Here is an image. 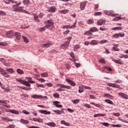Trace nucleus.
I'll return each mask as SVG.
<instances>
[{
  "mask_svg": "<svg viewBox=\"0 0 128 128\" xmlns=\"http://www.w3.org/2000/svg\"><path fill=\"white\" fill-rule=\"evenodd\" d=\"M4 68H2V67H0V72L3 76H4Z\"/></svg>",
  "mask_w": 128,
  "mask_h": 128,
  "instance_id": "47",
  "label": "nucleus"
},
{
  "mask_svg": "<svg viewBox=\"0 0 128 128\" xmlns=\"http://www.w3.org/2000/svg\"><path fill=\"white\" fill-rule=\"evenodd\" d=\"M2 119L6 122H12V121H14L13 119H10V118H4V116L2 117Z\"/></svg>",
  "mask_w": 128,
  "mask_h": 128,
  "instance_id": "21",
  "label": "nucleus"
},
{
  "mask_svg": "<svg viewBox=\"0 0 128 128\" xmlns=\"http://www.w3.org/2000/svg\"><path fill=\"white\" fill-rule=\"evenodd\" d=\"M0 103H2V105L4 106H5L6 107H8V108L10 107V105L8 104V103H10V101H8V100H0Z\"/></svg>",
  "mask_w": 128,
  "mask_h": 128,
  "instance_id": "7",
  "label": "nucleus"
},
{
  "mask_svg": "<svg viewBox=\"0 0 128 128\" xmlns=\"http://www.w3.org/2000/svg\"><path fill=\"white\" fill-rule=\"evenodd\" d=\"M58 86H60V88L57 90L58 92H62V90H62V87L63 88H67L68 90H70L71 86H68V85H64V84H58Z\"/></svg>",
  "mask_w": 128,
  "mask_h": 128,
  "instance_id": "4",
  "label": "nucleus"
},
{
  "mask_svg": "<svg viewBox=\"0 0 128 128\" xmlns=\"http://www.w3.org/2000/svg\"><path fill=\"white\" fill-rule=\"evenodd\" d=\"M16 81L18 82H20L22 84H24V85H26V86H29L30 87V84L28 81H24V80H22V79H16Z\"/></svg>",
  "mask_w": 128,
  "mask_h": 128,
  "instance_id": "6",
  "label": "nucleus"
},
{
  "mask_svg": "<svg viewBox=\"0 0 128 128\" xmlns=\"http://www.w3.org/2000/svg\"><path fill=\"white\" fill-rule=\"evenodd\" d=\"M46 125H48V126H52V128H55L56 126V123L54 122H49L48 123H46Z\"/></svg>",
  "mask_w": 128,
  "mask_h": 128,
  "instance_id": "20",
  "label": "nucleus"
},
{
  "mask_svg": "<svg viewBox=\"0 0 128 128\" xmlns=\"http://www.w3.org/2000/svg\"><path fill=\"white\" fill-rule=\"evenodd\" d=\"M78 92H80V93L83 92H84V88H82V86H80Z\"/></svg>",
  "mask_w": 128,
  "mask_h": 128,
  "instance_id": "46",
  "label": "nucleus"
},
{
  "mask_svg": "<svg viewBox=\"0 0 128 128\" xmlns=\"http://www.w3.org/2000/svg\"><path fill=\"white\" fill-rule=\"evenodd\" d=\"M69 10H59V12H60V14H67Z\"/></svg>",
  "mask_w": 128,
  "mask_h": 128,
  "instance_id": "36",
  "label": "nucleus"
},
{
  "mask_svg": "<svg viewBox=\"0 0 128 128\" xmlns=\"http://www.w3.org/2000/svg\"><path fill=\"white\" fill-rule=\"evenodd\" d=\"M80 102V100L79 99H76V100H74L73 101L74 104H78Z\"/></svg>",
  "mask_w": 128,
  "mask_h": 128,
  "instance_id": "50",
  "label": "nucleus"
},
{
  "mask_svg": "<svg viewBox=\"0 0 128 128\" xmlns=\"http://www.w3.org/2000/svg\"><path fill=\"white\" fill-rule=\"evenodd\" d=\"M88 24H94V21L93 20H88Z\"/></svg>",
  "mask_w": 128,
  "mask_h": 128,
  "instance_id": "56",
  "label": "nucleus"
},
{
  "mask_svg": "<svg viewBox=\"0 0 128 128\" xmlns=\"http://www.w3.org/2000/svg\"><path fill=\"white\" fill-rule=\"evenodd\" d=\"M36 86H38V87H42V88L45 87L44 85L43 84H40L39 83H36Z\"/></svg>",
  "mask_w": 128,
  "mask_h": 128,
  "instance_id": "48",
  "label": "nucleus"
},
{
  "mask_svg": "<svg viewBox=\"0 0 128 128\" xmlns=\"http://www.w3.org/2000/svg\"><path fill=\"white\" fill-rule=\"evenodd\" d=\"M32 98H34V99H40V98H42V96H38V94H34L32 96Z\"/></svg>",
  "mask_w": 128,
  "mask_h": 128,
  "instance_id": "24",
  "label": "nucleus"
},
{
  "mask_svg": "<svg viewBox=\"0 0 128 128\" xmlns=\"http://www.w3.org/2000/svg\"><path fill=\"white\" fill-rule=\"evenodd\" d=\"M91 32H98V30L96 27H91L90 28Z\"/></svg>",
  "mask_w": 128,
  "mask_h": 128,
  "instance_id": "26",
  "label": "nucleus"
},
{
  "mask_svg": "<svg viewBox=\"0 0 128 128\" xmlns=\"http://www.w3.org/2000/svg\"><path fill=\"white\" fill-rule=\"evenodd\" d=\"M34 19L36 22H40L38 16L37 14H34Z\"/></svg>",
  "mask_w": 128,
  "mask_h": 128,
  "instance_id": "37",
  "label": "nucleus"
},
{
  "mask_svg": "<svg viewBox=\"0 0 128 128\" xmlns=\"http://www.w3.org/2000/svg\"><path fill=\"white\" fill-rule=\"evenodd\" d=\"M22 38H23L24 42H26V43L28 42V38H26V36H22Z\"/></svg>",
  "mask_w": 128,
  "mask_h": 128,
  "instance_id": "45",
  "label": "nucleus"
},
{
  "mask_svg": "<svg viewBox=\"0 0 128 128\" xmlns=\"http://www.w3.org/2000/svg\"><path fill=\"white\" fill-rule=\"evenodd\" d=\"M5 128H15L14 125L12 124L11 125H9L7 127H5Z\"/></svg>",
  "mask_w": 128,
  "mask_h": 128,
  "instance_id": "55",
  "label": "nucleus"
},
{
  "mask_svg": "<svg viewBox=\"0 0 128 128\" xmlns=\"http://www.w3.org/2000/svg\"><path fill=\"white\" fill-rule=\"evenodd\" d=\"M42 76H48V72H42L41 74Z\"/></svg>",
  "mask_w": 128,
  "mask_h": 128,
  "instance_id": "53",
  "label": "nucleus"
},
{
  "mask_svg": "<svg viewBox=\"0 0 128 128\" xmlns=\"http://www.w3.org/2000/svg\"><path fill=\"white\" fill-rule=\"evenodd\" d=\"M84 107H87V108H92V106L90 104H84Z\"/></svg>",
  "mask_w": 128,
  "mask_h": 128,
  "instance_id": "49",
  "label": "nucleus"
},
{
  "mask_svg": "<svg viewBox=\"0 0 128 128\" xmlns=\"http://www.w3.org/2000/svg\"><path fill=\"white\" fill-rule=\"evenodd\" d=\"M99 62L100 63H103L104 64H106V61L104 59H100V60H99Z\"/></svg>",
  "mask_w": 128,
  "mask_h": 128,
  "instance_id": "57",
  "label": "nucleus"
},
{
  "mask_svg": "<svg viewBox=\"0 0 128 128\" xmlns=\"http://www.w3.org/2000/svg\"><path fill=\"white\" fill-rule=\"evenodd\" d=\"M10 112H12V114H19V112L16 110H10Z\"/></svg>",
  "mask_w": 128,
  "mask_h": 128,
  "instance_id": "32",
  "label": "nucleus"
},
{
  "mask_svg": "<svg viewBox=\"0 0 128 128\" xmlns=\"http://www.w3.org/2000/svg\"><path fill=\"white\" fill-rule=\"evenodd\" d=\"M96 43L97 42L96 41V40H92L91 41L90 44H91V45H94L95 44H96Z\"/></svg>",
  "mask_w": 128,
  "mask_h": 128,
  "instance_id": "54",
  "label": "nucleus"
},
{
  "mask_svg": "<svg viewBox=\"0 0 128 128\" xmlns=\"http://www.w3.org/2000/svg\"><path fill=\"white\" fill-rule=\"evenodd\" d=\"M28 128H41V127H38V126H30Z\"/></svg>",
  "mask_w": 128,
  "mask_h": 128,
  "instance_id": "64",
  "label": "nucleus"
},
{
  "mask_svg": "<svg viewBox=\"0 0 128 128\" xmlns=\"http://www.w3.org/2000/svg\"><path fill=\"white\" fill-rule=\"evenodd\" d=\"M107 85H108V86H112V87H116V88H122L120 85H118V84H114V83H107Z\"/></svg>",
  "mask_w": 128,
  "mask_h": 128,
  "instance_id": "10",
  "label": "nucleus"
},
{
  "mask_svg": "<svg viewBox=\"0 0 128 128\" xmlns=\"http://www.w3.org/2000/svg\"><path fill=\"white\" fill-rule=\"evenodd\" d=\"M6 14L4 12H3L2 10H0V16H4Z\"/></svg>",
  "mask_w": 128,
  "mask_h": 128,
  "instance_id": "59",
  "label": "nucleus"
},
{
  "mask_svg": "<svg viewBox=\"0 0 128 128\" xmlns=\"http://www.w3.org/2000/svg\"><path fill=\"white\" fill-rule=\"evenodd\" d=\"M66 81L68 82V83H69L70 85L72 86H76V83L75 82H74V81H72V80H70V79H66Z\"/></svg>",
  "mask_w": 128,
  "mask_h": 128,
  "instance_id": "17",
  "label": "nucleus"
},
{
  "mask_svg": "<svg viewBox=\"0 0 128 128\" xmlns=\"http://www.w3.org/2000/svg\"><path fill=\"white\" fill-rule=\"evenodd\" d=\"M17 72H18V74H24V72L20 69L17 70Z\"/></svg>",
  "mask_w": 128,
  "mask_h": 128,
  "instance_id": "44",
  "label": "nucleus"
},
{
  "mask_svg": "<svg viewBox=\"0 0 128 128\" xmlns=\"http://www.w3.org/2000/svg\"><path fill=\"white\" fill-rule=\"evenodd\" d=\"M14 34L17 38V40H20L21 38V34L20 32H14Z\"/></svg>",
  "mask_w": 128,
  "mask_h": 128,
  "instance_id": "23",
  "label": "nucleus"
},
{
  "mask_svg": "<svg viewBox=\"0 0 128 128\" xmlns=\"http://www.w3.org/2000/svg\"><path fill=\"white\" fill-rule=\"evenodd\" d=\"M84 34H86V36L92 35L93 34H92V32H91V28H90L89 30H87L86 32H84Z\"/></svg>",
  "mask_w": 128,
  "mask_h": 128,
  "instance_id": "25",
  "label": "nucleus"
},
{
  "mask_svg": "<svg viewBox=\"0 0 128 128\" xmlns=\"http://www.w3.org/2000/svg\"><path fill=\"white\" fill-rule=\"evenodd\" d=\"M76 23L77 20H76L73 25H64L62 26V28H63V30H64V28H76Z\"/></svg>",
  "mask_w": 128,
  "mask_h": 128,
  "instance_id": "5",
  "label": "nucleus"
},
{
  "mask_svg": "<svg viewBox=\"0 0 128 128\" xmlns=\"http://www.w3.org/2000/svg\"><path fill=\"white\" fill-rule=\"evenodd\" d=\"M106 21L103 20V19H100V20H98L97 22V25H102L104 23H105Z\"/></svg>",
  "mask_w": 128,
  "mask_h": 128,
  "instance_id": "22",
  "label": "nucleus"
},
{
  "mask_svg": "<svg viewBox=\"0 0 128 128\" xmlns=\"http://www.w3.org/2000/svg\"><path fill=\"white\" fill-rule=\"evenodd\" d=\"M6 34L7 36H8V38H14L15 34V33L13 30H10L9 32H7Z\"/></svg>",
  "mask_w": 128,
  "mask_h": 128,
  "instance_id": "9",
  "label": "nucleus"
},
{
  "mask_svg": "<svg viewBox=\"0 0 128 128\" xmlns=\"http://www.w3.org/2000/svg\"><path fill=\"white\" fill-rule=\"evenodd\" d=\"M118 44H115L114 46L112 47V50L114 52H120V48H118Z\"/></svg>",
  "mask_w": 128,
  "mask_h": 128,
  "instance_id": "18",
  "label": "nucleus"
},
{
  "mask_svg": "<svg viewBox=\"0 0 128 128\" xmlns=\"http://www.w3.org/2000/svg\"><path fill=\"white\" fill-rule=\"evenodd\" d=\"M122 30V27H113V28H112V30Z\"/></svg>",
  "mask_w": 128,
  "mask_h": 128,
  "instance_id": "28",
  "label": "nucleus"
},
{
  "mask_svg": "<svg viewBox=\"0 0 128 128\" xmlns=\"http://www.w3.org/2000/svg\"><path fill=\"white\" fill-rule=\"evenodd\" d=\"M104 12L108 16H116L115 18H114L113 21H119L120 20H121V16H116L117 14H114V12L112 10H104Z\"/></svg>",
  "mask_w": 128,
  "mask_h": 128,
  "instance_id": "1",
  "label": "nucleus"
},
{
  "mask_svg": "<svg viewBox=\"0 0 128 128\" xmlns=\"http://www.w3.org/2000/svg\"><path fill=\"white\" fill-rule=\"evenodd\" d=\"M23 114H30V112H27L26 110H22Z\"/></svg>",
  "mask_w": 128,
  "mask_h": 128,
  "instance_id": "60",
  "label": "nucleus"
},
{
  "mask_svg": "<svg viewBox=\"0 0 128 128\" xmlns=\"http://www.w3.org/2000/svg\"><path fill=\"white\" fill-rule=\"evenodd\" d=\"M124 34H114L112 36V38H120V36H124Z\"/></svg>",
  "mask_w": 128,
  "mask_h": 128,
  "instance_id": "14",
  "label": "nucleus"
},
{
  "mask_svg": "<svg viewBox=\"0 0 128 128\" xmlns=\"http://www.w3.org/2000/svg\"><path fill=\"white\" fill-rule=\"evenodd\" d=\"M118 94L120 98H123L124 99H128V96L124 92H118Z\"/></svg>",
  "mask_w": 128,
  "mask_h": 128,
  "instance_id": "11",
  "label": "nucleus"
},
{
  "mask_svg": "<svg viewBox=\"0 0 128 128\" xmlns=\"http://www.w3.org/2000/svg\"><path fill=\"white\" fill-rule=\"evenodd\" d=\"M64 108H62L61 110H53V112H56L57 114H62L64 112Z\"/></svg>",
  "mask_w": 128,
  "mask_h": 128,
  "instance_id": "19",
  "label": "nucleus"
},
{
  "mask_svg": "<svg viewBox=\"0 0 128 128\" xmlns=\"http://www.w3.org/2000/svg\"><path fill=\"white\" fill-rule=\"evenodd\" d=\"M54 98H59L60 94H58V92H56V94H54Z\"/></svg>",
  "mask_w": 128,
  "mask_h": 128,
  "instance_id": "58",
  "label": "nucleus"
},
{
  "mask_svg": "<svg viewBox=\"0 0 128 128\" xmlns=\"http://www.w3.org/2000/svg\"><path fill=\"white\" fill-rule=\"evenodd\" d=\"M23 3L26 6H28V5L30 3V0H24V1H23Z\"/></svg>",
  "mask_w": 128,
  "mask_h": 128,
  "instance_id": "34",
  "label": "nucleus"
},
{
  "mask_svg": "<svg viewBox=\"0 0 128 128\" xmlns=\"http://www.w3.org/2000/svg\"><path fill=\"white\" fill-rule=\"evenodd\" d=\"M48 12H55L56 8L55 6H51V7L48 8Z\"/></svg>",
  "mask_w": 128,
  "mask_h": 128,
  "instance_id": "15",
  "label": "nucleus"
},
{
  "mask_svg": "<svg viewBox=\"0 0 128 128\" xmlns=\"http://www.w3.org/2000/svg\"><path fill=\"white\" fill-rule=\"evenodd\" d=\"M60 102L59 101H54L53 102L54 105V106H56V107L59 108L62 107V105L60 104Z\"/></svg>",
  "mask_w": 128,
  "mask_h": 128,
  "instance_id": "12",
  "label": "nucleus"
},
{
  "mask_svg": "<svg viewBox=\"0 0 128 128\" xmlns=\"http://www.w3.org/2000/svg\"><path fill=\"white\" fill-rule=\"evenodd\" d=\"M101 124H102V125H104V126H109L110 124L108 122H102Z\"/></svg>",
  "mask_w": 128,
  "mask_h": 128,
  "instance_id": "62",
  "label": "nucleus"
},
{
  "mask_svg": "<svg viewBox=\"0 0 128 128\" xmlns=\"http://www.w3.org/2000/svg\"><path fill=\"white\" fill-rule=\"evenodd\" d=\"M90 104L94 105V106H96L97 107H100V105L99 104H96V103H94V102H90Z\"/></svg>",
  "mask_w": 128,
  "mask_h": 128,
  "instance_id": "61",
  "label": "nucleus"
},
{
  "mask_svg": "<svg viewBox=\"0 0 128 128\" xmlns=\"http://www.w3.org/2000/svg\"><path fill=\"white\" fill-rule=\"evenodd\" d=\"M6 72H10V74H12L14 72V70L12 68H8L6 70Z\"/></svg>",
  "mask_w": 128,
  "mask_h": 128,
  "instance_id": "39",
  "label": "nucleus"
},
{
  "mask_svg": "<svg viewBox=\"0 0 128 128\" xmlns=\"http://www.w3.org/2000/svg\"><path fill=\"white\" fill-rule=\"evenodd\" d=\"M46 28H47V26H46V25L43 27H40L39 30L40 32H44L46 30Z\"/></svg>",
  "mask_w": 128,
  "mask_h": 128,
  "instance_id": "31",
  "label": "nucleus"
},
{
  "mask_svg": "<svg viewBox=\"0 0 128 128\" xmlns=\"http://www.w3.org/2000/svg\"><path fill=\"white\" fill-rule=\"evenodd\" d=\"M70 32V30H66L65 32H63L64 34H69V32Z\"/></svg>",
  "mask_w": 128,
  "mask_h": 128,
  "instance_id": "63",
  "label": "nucleus"
},
{
  "mask_svg": "<svg viewBox=\"0 0 128 128\" xmlns=\"http://www.w3.org/2000/svg\"><path fill=\"white\" fill-rule=\"evenodd\" d=\"M72 36H68V38H67L68 41H66L64 44L60 45L62 48H64H64H68L72 40Z\"/></svg>",
  "mask_w": 128,
  "mask_h": 128,
  "instance_id": "2",
  "label": "nucleus"
},
{
  "mask_svg": "<svg viewBox=\"0 0 128 128\" xmlns=\"http://www.w3.org/2000/svg\"><path fill=\"white\" fill-rule=\"evenodd\" d=\"M61 123H62V124H64V125H66V126H70V123H68V122H66V121L62 120Z\"/></svg>",
  "mask_w": 128,
  "mask_h": 128,
  "instance_id": "40",
  "label": "nucleus"
},
{
  "mask_svg": "<svg viewBox=\"0 0 128 128\" xmlns=\"http://www.w3.org/2000/svg\"><path fill=\"white\" fill-rule=\"evenodd\" d=\"M21 123L23 124H29L30 122L28 120H24V119H21L20 120Z\"/></svg>",
  "mask_w": 128,
  "mask_h": 128,
  "instance_id": "29",
  "label": "nucleus"
},
{
  "mask_svg": "<svg viewBox=\"0 0 128 128\" xmlns=\"http://www.w3.org/2000/svg\"><path fill=\"white\" fill-rule=\"evenodd\" d=\"M70 56H72V58H76L73 52H70Z\"/></svg>",
  "mask_w": 128,
  "mask_h": 128,
  "instance_id": "51",
  "label": "nucleus"
},
{
  "mask_svg": "<svg viewBox=\"0 0 128 128\" xmlns=\"http://www.w3.org/2000/svg\"><path fill=\"white\" fill-rule=\"evenodd\" d=\"M46 28H49L50 30H52V28H54V22L52 19L48 20V21H46Z\"/></svg>",
  "mask_w": 128,
  "mask_h": 128,
  "instance_id": "3",
  "label": "nucleus"
},
{
  "mask_svg": "<svg viewBox=\"0 0 128 128\" xmlns=\"http://www.w3.org/2000/svg\"><path fill=\"white\" fill-rule=\"evenodd\" d=\"M105 102H106V103H108L109 104H114L112 101L110 100L109 99H106L105 100Z\"/></svg>",
  "mask_w": 128,
  "mask_h": 128,
  "instance_id": "42",
  "label": "nucleus"
},
{
  "mask_svg": "<svg viewBox=\"0 0 128 128\" xmlns=\"http://www.w3.org/2000/svg\"><path fill=\"white\" fill-rule=\"evenodd\" d=\"M39 112L44 114H51L50 112H48V110H39Z\"/></svg>",
  "mask_w": 128,
  "mask_h": 128,
  "instance_id": "27",
  "label": "nucleus"
},
{
  "mask_svg": "<svg viewBox=\"0 0 128 128\" xmlns=\"http://www.w3.org/2000/svg\"><path fill=\"white\" fill-rule=\"evenodd\" d=\"M52 41H49L48 42H47V43H46L45 44H42V47H46V48H48V47H50V46H52Z\"/></svg>",
  "mask_w": 128,
  "mask_h": 128,
  "instance_id": "13",
  "label": "nucleus"
},
{
  "mask_svg": "<svg viewBox=\"0 0 128 128\" xmlns=\"http://www.w3.org/2000/svg\"><path fill=\"white\" fill-rule=\"evenodd\" d=\"M112 126V128H121L120 124H113Z\"/></svg>",
  "mask_w": 128,
  "mask_h": 128,
  "instance_id": "43",
  "label": "nucleus"
},
{
  "mask_svg": "<svg viewBox=\"0 0 128 128\" xmlns=\"http://www.w3.org/2000/svg\"><path fill=\"white\" fill-rule=\"evenodd\" d=\"M22 8H24V6H20L19 7L16 6V7H14V8L13 11L14 12H20L22 10Z\"/></svg>",
  "mask_w": 128,
  "mask_h": 128,
  "instance_id": "8",
  "label": "nucleus"
},
{
  "mask_svg": "<svg viewBox=\"0 0 128 128\" xmlns=\"http://www.w3.org/2000/svg\"><path fill=\"white\" fill-rule=\"evenodd\" d=\"M106 116L105 114H94V117L96 118V116Z\"/></svg>",
  "mask_w": 128,
  "mask_h": 128,
  "instance_id": "33",
  "label": "nucleus"
},
{
  "mask_svg": "<svg viewBox=\"0 0 128 128\" xmlns=\"http://www.w3.org/2000/svg\"><path fill=\"white\" fill-rule=\"evenodd\" d=\"M4 2L6 4H9L10 2L11 3H14V0H4Z\"/></svg>",
  "mask_w": 128,
  "mask_h": 128,
  "instance_id": "38",
  "label": "nucleus"
},
{
  "mask_svg": "<svg viewBox=\"0 0 128 128\" xmlns=\"http://www.w3.org/2000/svg\"><path fill=\"white\" fill-rule=\"evenodd\" d=\"M4 76L6 77V78H9L10 76L8 72H5L4 70Z\"/></svg>",
  "mask_w": 128,
  "mask_h": 128,
  "instance_id": "41",
  "label": "nucleus"
},
{
  "mask_svg": "<svg viewBox=\"0 0 128 128\" xmlns=\"http://www.w3.org/2000/svg\"><path fill=\"white\" fill-rule=\"evenodd\" d=\"M112 61H114V62L115 63H117L118 64H122L120 60H114V59H112Z\"/></svg>",
  "mask_w": 128,
  "mask_h": 128,
  "instance_id": "52",
  "label": "nucleus"
},
{
  "mask_svg": "<svg viewBox=\"0 0 128 128\" xmlns=\"http://www.w3.org/2000/svg\"><path fill=\"white\" fill-rule=\"evenodd\" d=\"M32 120L33 121H36V122H43L42 119H39L38 118H33Z\"/></svg>",
  "mask_w": 128,
  "mask_h": 128,
  "instance_id": "30",
  "label": "nucleus"
},
{
  "mask_svg": "<svg viewBox=\"0 0 128 128\" xmlns=\"http://www.w3.org/2000/svg\"><path fill=\"white\" fill-rule=\"evenodd\" d=\"M104 96L108 98V99H112V96L110 94H104Z\"/></svg>",
  "mask_w": 128,
  "mask_h": 128,
  "instance_id": "35",
  "label": "nucleus"
},
{
  "mask_svg": "<svg viewBox=\"0 0 128 128\" xmlns=\"http://www.w3.org/2000/svg\"><path fill=\"white\" fill-rule=\"evenodd\" d=\"M86 5V2H82L80 3V8L81 10H84V8Z\"/></svg>",
  "mask_w": 128,
  "mask_h": 128,
  "instance_id": "16",
  "label": "nucleus"
}]
</instances>
